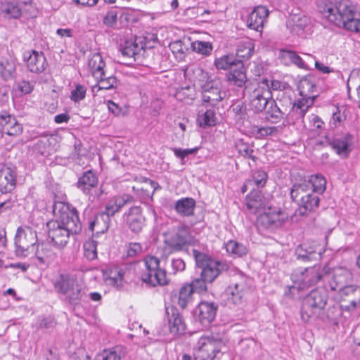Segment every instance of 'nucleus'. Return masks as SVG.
I'll return each mask as SVG.
<instances>
[{"label": "nucleus", "instance_id": "0e129e2a", "mask_svg": "<svg viewBox=\"0 0 360 360\" xmlns=\"http://www.w3.org/2000/svg\"><path fill=\"white\" fill-rule=\"evenodd\" d=\"M348 301L349 304L344 307L346 311L360 310V290H357L356 295L349 299Z\"/></svg>", "mask_w": 360, "mask_h": 360}, {"label": "nucleus", "instance_id": "412c9836", "mask_svg": "<svg viewBox=\"0 0 360 360\" xmlns=\"http://www.w3.org/2000/svg\"><path fill=\"white\" fill-rule=\"evenodd\" d=\"M217 309L215 303L202 301L195 309L193 314L202 326H207L214 321Z\"/></svg>", "mask_w": 360, "mask_h": 360}, {"label": "nucleus", "instance_id": "37998d69", "mask_svg": "<svg viewBox=\"0 0 360 360\" xmlns=\"http://www.w3.org/2000/svg\"><path fill=\"white\" fill-rule=\"evenodd\" d=\"M254 52V44L250 39L240 41L236 50V56L243 60L249 59Z\"/></svg>", "mask_w": 360, "mask_h": 360}, {"label": "nucleus", "instance_id": "bf43d9fd", "mask_svg": "<svg viewBox=\"0 0 360 360\" xmlns=\"http://www.w3.org/2000/svg\"><path fill=\"white\" fill-rule=\"evenodd\" d=\"M207 283L209 282L205 281L204 278L200 276V277L193 279L190 284H187L186 285H190L193 292H196L200 293L207 291Z\"/></svg>", "mask_w": 360, "mask_h": 360}, {"label": "nucleus", "instance_id": "8fccbe9b", "mask_svg": "<svg viewBox=\"0 0 360 360\" xmlns=\"http://www.w3.org/2000/svg\"><path fill=\"white\" fill-rule=\"evenodd\" d=\"M4 133L11 136H17L22 134V126L13 115L8 119V123L2 129Z\"/></svg>", "mask_w": 360, "mask_h": 360}, {"label": "nucleus", "instance_id": "f704fd0d", "mask_svg": "<svg viewBox=\"0 0 360 360\" xmlns=\"http://www.w3.org/2000/svg\"><path fill=\"white\" fill-rule=\"evenodd\" d=\"M340 314L338 307L333 305L328 307L326 309H323L319 316H316L314 320H321V321L328 324H336L338 323V317Z\"/></svg>", "mask_w": 360, "mask_h": 360}, {"label": "nucleus", "instance_id": "4be33fe9", "mask_svg": "<svg viewBox=\"0 0 360 360\" xmlns=\"http://www.w3.org/2000/svg\"><path fill=\"white\" fill-rule=\"evenodd\" d=\"M247 210L252 214H257L265 210L270 206L269 200L260 191L252 188L245 198Z\"/></svg>", "mask_w": 360, "mask_h": 360}, {"label": "nucleus", "instance_id": "0eeeda50", "mask_svg": "<svg viewBox=\"0 0 360 360\" xmlns=\"http://www.w3.org/2000/svg\"><path fill=\"white\" fill-rule=\"evenodd\" d=\"M193 255L196 266L201 269L200 276L210 283H212L222 271L227 269L226 262L212 259L195 249L193 250Z\"/></svg>", "mask_w": 360, "mask_h": 360}, {"label": "nucleus", "instance_id": "680f3d73", "mask_svg": "<svg viewBox=\"0 0 360 360\" xmlns=\"http://www.w3.org/2000/svg\"><path fill=\"white\" fill-rule=\"evenodd\" d=\"M236 147L238 153L242 156L250 158L253 161H256L257 159V157L253 155L254 150L248 143H238Z\"/></svg>", "mask_w": 360, "mask_h": 360}, {"label": "nucleus", "instance_id": "f8f14e48", "mask_svg": "<svg viewBox=\"0 0 360 360\" xmlns=\"http://www.w3.org/2000/svg\"><path fill=\"white\" fill-rule=\"evenodd\" d=\"M198 240L192 235L189 226L186 225L179 226L176 231L167 237L165 243L171 252L182 251L188 245H194Z\"/></svg>", "mask_w": 360, "mask_h": 360}, {"label": "nucleus", "instance_id": "58836bf2", "mask_svg": "<svg viewBox=\"0 0 360 360\" xmlns=\"http://www.w3.org/2000/svg\"><path fill=\"white\" fill-rule=\"evenodd\" d=\"M269 102L268 106L264 109L266 110V119L272 123H278L281 120L285 113L279 108L273 98Z\"/></svg>", "mask_w": 360, "mask_h": 360}, {"label": "nucleus", "instance_id": "39448f33", "mask_svg": "<svg viewBox=\"0 0 360 360\" xmlns=\"http://www.w3.org/2000/svg\"><path fill=\"white\" fill-rule=\"evenodd\" d=\"M328 299L326 288H316L306 295L302 304L300 316L302 320L309 322L319 316L325 309Z\"/></svg>", "mask_w": 360, "mask_h": 360}, {"label": "nucleus", "instance_id": "c9c22d12", "mask_svg": "<svg viewBox=\"0 0 360 360\" xmlns=\"http://www.w3.org/2000/svg\"><path fill=\"white\" fill-rule=\"evenodd\" d=\"M97 80V84L93 86V91L97 89L99 90H109L116 89L118 84V80L113 75H110L108 72H105V76L101 78H95Z\"/></svg>", "mask_w": 360, "mask_h": 360}, {"label": "nucleus", "instance_id": "09e8293b", "mask_svg": "<svg viewBox=\"0 0 360 360\" xmlns=\"http://www.w3.org/2000/svg\"><path fill=\"white\" fill-rule=\"evenodd\" d=\"M193 292L190 285H183L179 292L178 304L181 309H186L192 301Z\"/></svg>", "mask_w": 360, "mask_h": 360}, {"label": "nucleus", "instance_id": "a18cd8bd", "mask_svg": "<svg viewBox=\"0 0 360 360\" xmlns=\"http://www.w3.org/2000/svg\"><path fill=\"white\" fill-rule=\"evenodd\" d=\"M312 192L307 183L303 181L301 184H295L290 188V198L293 201H297L304 195H308Z\"/></svg>", "mask_w": 360, "mask_h": 360}, {"label": "nucleus", "instance_id": "5701e85b", "mask_svg": "<svg viewBox=\"0 0 360 360\" xmlns=\"http://www.w3.org/2000/svg\"><path fill=\"white\" fill-rule=\"evenodd\" d=\"M269 14V11L266 6H255L248 16L246 20L247 27L251 30L262 32L264 23L266 20Z\"/></svg>", "mask_w": 360, "mask_h": 360}, {"label": "nucleus", "instance_id": "2f4dec72", "mask_svg": "<svg viewBox=\"0 0 360 360\" xmlns=\"http://www.w3.org/2000/svg\"><path fill=\"white\" fill-rule=\"evenodd\" d=\"M229 81L238 87H243L245 84L247 77L241 60L238 62V64L231 70L229 75Z\"/></svg>", "mask_w": 360, "mask_h": 360}, {"label": "nucleus", "instance_id": "bb28decb", "mask_svg": "<svg viewBox=\"0 0 360 360\" xmlns=\"http://www.w3.org/2000/svg\"><path fill=\"white\" fill-rule=\"evenodd\" d=\"M125 271L120 266H113L103 271V279L107 285L122 286Z\"/></svg>", "mask_w": 360, "mask_h": 360}, {"label": "nucleus", "instance_id": "dca6fc26", "mask_svg": "<svg viewBox=\"0 0 360 360\" xmlns=\"http://www.w3.org/2000/svg\"><path fill=\"white\" fill-rule=\"evenodd\" d=\"M250 279L241 273L235 274L230 281V284L226 290V292L230 297L234 304L240 302L245 292L248 290Z\"/></svg>", "mask_w": 360, "mask_h": 360}, {"label": "nucleus", "instance_id": "a878e982", "mask_svg": "<svg viewBox=\"0 0 360 360\" xmlns=\"http://www.w3.org/2000/svg\"><path fill=\"white\" fill-rule=\"evenodd\" d=\"M145 47L146 43L144 39L141 37H135L126 40L124 44L121 45L120 51L124 56L134 58V60H136V57Z\"/></svg>", "mask_w": 360, "mask_h": 360}, {"label": "nucleus", "instance_id": "5fc2aeb1", "mask_svg": "<svg viewBox=\"0 0 360 360\" xmlns=\"http://www.w3.org/2000/svg\"><path fill=\"white\" fill-rule=\"evenodd\" d=\"M191 48L193 51L207 56L211 54L212 51V44L209 41H195L191 44Z\"/></svg>", "mask_w": 360, "mask_h": 360}, {"label": "nucleus", "instance_id": "f03ea898", "mask_svg": "<svg viewBox=\"0 0 360 360\" xmlns=\"http://www.w3.org/2000/svg\"><path fill=\"white\" fill-rule=\"evenodd\" d=\"M323 17L338 27L354 32H360V18L354 6L348 2L342 1L335 5L326 4L323 9L320 8Z\"/></svg>", "mask_w": 360, "mask_h": 360}, {"label": "nucleus", "instance_id": "f3484780", "mask_svg": "<svg viewBox=\"0 0 360 360\" xmlns=\"http://www.w3.org/2000/svg\"><path fill=\"white\" fill-rule=\"evenodd\" d=\"M166 317L169 334L173 338L179 337L185 333L186 326L182 315L178 309L172 306L166 307Z\"/></svg>", "mask_w": 360, "mask_h": 360}, {"label": "nucleus", "instance_id": "603ef678", "mask_svg": "<svg viewBox=\"0 0 360 360\" xmlns=\"http://www.w3.org/2000/svg\"><path fill=\"white\" fill-rule=\"evenodd\" d=\"M97 245L98 242L94 237L84 243V255L88 260L91 261L97 258Z\"/></svg>", "mask_w": 360, "mask_h": 360}, {"label": "nucleus", "instance_id": "393cba45", "mask_svg": "<svg viewBox=\"0 0 360 360\" xmlns=\"http://www.w3.org/2000/svg\"><path fill=\"white\" fill-rule=\"evenodd\" d=\"M300 206L295 210L292 219L297 221V217L307 215L309 212L315 211L319 207L320 198L318 194L311 192L309 195H304L300 199Z\"/></svg>", "mask_w": 360, "mask_h": 360}, {"label": "nucleus", "instance_id": "7c9ffc66", "mask_svg": "<svg viewBox=\"0 0 360 360\" xmlns=\"http://www.w3.org/2000/svg\"><path fill=\"white\" fill-rule=\"evenodd\" d=\"M88 65L94 78H101L102 76H105V72L107 71L106 65L100 53L92 54L89 58Z\"/></svg>", "mask_w": 360, "mask_h": 360}, {"label": "nucleus", "instance_id": "e433bc0d", "mask_svg": "<svg viewBox=\"0 0 360 360\" xmlns=\"http://www.w3.org/2000/svg\"><path fill=\"white\" fill-rule=\"evenodd\" d=\"M349 135L342 139H335L330 142L329 145L335 150L337 154L346 158L349 155L351 151V149L349 148Z\"/></svg>", "mask_w": 360, "mask_h": 360}, {"label": "nucleus", "instance_id": "7ed1b4c3", "mask_svg": "<svg viewBox=\"0 0 360 360\" xmlns=\"http://www.w3.org/2000/svg\"><path fill=\"white\" fill-rule=\"evenodd\" d=\"M294 283L297 284L300 288H305L317 284L319 281H330L334 278L330 269L321 265H314L308 268H298L291 276Z\"/></svg>", "mask_w": 360, "mask_h": 360}, {"label": "nucleus", "instance_id": "c03bdc74", "mask_svg": "<svg viewBox=\"0 0 360 360\" xmlns=\"http://www.w3.org/2000/svg\"><path fill=\"white\" fill-rule=\"evenodd\" d=\"M51 136L44 135L41 136L33 146V150L36 153L47 156L50 154Z\"/></svg>", "mask_w": 360, "mask_h": 360}, {"label": "nucleus", "instance_id": "2eb2a0df", "mask_svg": "<svg viewBox=\"0 0 360 360\" xmlns=\"http://www.w3.org/2000/svg\"><path fill=\"white\" fill-rule=\"evenodd\" d=\"M98 183L97 174L90 169L83 172L78 179L77 186L84 194L89 195L90 200L94 201L102 194L101 188H98Z\"/></svg>", "mask_w": 360, "mask_h": 360}, {"label": "nucleus", "instance_id": "79ce46f5", "mask_svg": "<svg viewBox=\"0 0 360 360\" xmlns=\"http://www.w3.org/2000/svg\"><path fill=\"white\" fill-rule=\"evenodd\" d=\"M225 248L226 252L234 257H243L248 252L245 245L233 240H229Z\"/></svg>", "mask_w": 360, "mask_h": 360}, {"label": "nucleus", "instance_id": "b1692460", "mask_svg": "<svg viewBox=\"0 0 360 360\" xmlns=\"http://www.w3.org/2000/svg\"><path fill=\"white\" fill-rule=\"evenodd\" d=\"M134 201V197L130 194L124 193L122 195H115L107 201L105 206V211L103 212L110 218L116 213L119 212L124 205L132 203Z\"/></svg>", "mask_w": 360, "mask_h": 360}, {"label": "nucleus", "instance_id": "4468645a", "mask_svg": "<svg viewBox=\"0 0 360 360\" xmlns=\"http://www.w3.org/2000/svg\"><path fill=\"white\" fill-rule=\"evenodd\" d=\"M288 217L281 208H272L270 205L257 217L256 224L258 229L274 230L281 227Z\"/></svg>", "mask_w": 360, "mask_h": 360}, {"label": "nucleus", "instance_id": "de8ad7c7", "mask_svg": "<svg viewBox=\"0 0 360 360\" xmlns=\"http://www.w3.org/2000/svg\"><path fill=\"white\" fill-rule=\"evenodd\" d=\"M267 179V173L262 169L252 171L251 175L248 178L255 188V187L257 188L264 187L266 183Z\"/></svg>", "mask_w": 360, "mask_h": 360}, {"label": "nucleus", "instance_id": "c85d7f7f", "mask_svg": "<svg viewBox=\"0 0 360 360\" xmlns=\"http://www.w3.org/2000/svg\"><path fill=\"white\" fill-rule=\"evenodd\" d=\"M196 206L195 200L192 198H181L176 200L174 209L177 214L183 217L193 216Z\"/></svg>", "mask_w": 360, "mask_h": 360}, {"label": "nucleus", "instance_id": "423d86ee", "mask_svg": "<svg viewBox=\"0 0 360 360\" xmlns=\"http://www.w3.org/2000/svg\"><path fill=\"white\" fill-rule=\"evenodd\" d=\"M160 259L155 256L148 255L143 259L145 269L140 276L141 281L150 287L166 285L169 279L167 271L160 268Z\"/></svg>", "mask_w": 360, "mask_h": 360}, {"label": "nucleus", "instance_id": "72a5a7b5", "mask_svg": "<svg viewBox=\"0 0 360 360\" xmlns=\"http://www.w3.org/2000/svg\"><path fill=\"white\" fill-rule=\"evenodd\" d=\"M281 57L285 64L291 63L303 70L309 69L306 62L295 51L283 50L281 53Z\"/></svg>", "mask_w": 360, "mask_h": 360}, {"label": "nucleus", "instance_id": "4c0bfd02", "mask_svg": "<svg viewBox=\"0 0 360 360\" xmlns=\"http://www.w3.org/2000/svg\"><path fill=\"white\" fill-rule=\"evenodd\" d=\"M305 182L311 191L318 195L322 194L326 190V180L322 175H311Z\"/></svg>", "mask_w": 360, "mask_h": 360}, {"label": "nucleus", "instance_id": "ddd939ff", "mask_svg": "<svg viewBox=\"0 0 360 360\" xmlns=\"http://www.w3.org/2000/svg\"><path fill=\"white\" fill-rule=\"evenodd\" d=\"M201 99L202 105L214 108L221 101L226 93L221 91L220 82L214 79H207L200 84Z\"/></svg>", "mask_w": 360, "mask_h": 360}, {"label": "nucleus", "instance_id": "e2e57ef3", "mask_svg": "<svg viewBox=\"0 0 360 360\" xmlns=\"http://www.w3.org/2000/svg\"><path fill=\"white\" fill-rule=\"evenodd\" d=\"M16 89L20 93L21 95H26L30 94L34 87V84L27 80H21L15 84Z\"/></svg>", "mask_w": 360, "mask_h": 360}, {"label": "nucleus", "instance_id": "a211bd4d", "mask_svg": "<svg viewBox=\"0 0 360 360\" xmlns=\"http://www.w3.org/2000/svg\"><path fill=\"white\" fill-rule=\"evenodd\" d=\"M127 228L134 234H139L146 225V217L140 206H132L123 214Z\"/></svg>", "mask_w": 360, "mask_h": 360}, {"label": "nucleus", "instance_id": "c756f323", "mask_svg": "<svg viewBox=\"0 0 360 360\" xmlns=\"http://www.w3.org/2000/svg\"><path fill=\"white\" fill-rule=\"evenodd\" d=\"M297 259L304 262L321 259V253L317 252L316 245H309L307 243H303L297 246L295 249Z\"/></svg>", "mask_w": 360, "mask_h": 360}, {"label": "nucleus", "instance_id": "20e7f679", "mask_svg": "<svg viewBox=\"0 0 360 360\" xmlns=\"http://www.w3.org/2000/svg\"><path fill=\"white\" fill-rule=\"evenodd\" d=\"M297 89L300 98L294 103L292 112L297 114V118H303L317 97L316 77L309 74L302 78Z\"/></svg>", "mask_w": 360, "mask_h": 360}, {"label": "nucleus", "instance_id": "13d9d810", "mask_svg": "<svg viewBox=\"0 0 360 360\" xmlns=\"http://www.w3.org/2000/svg\"><path fill=\"white\" fill-rule=\"evenodd\" d=\"M186 269V263L183 259L180 257L172 258L170 262V269L169 274L175 275L179 272H182Z\"/></svg>", "mask_w": 360, "mask_h": 360}, {"label": "nucleus", "instance_id": "69168bd1", "mask_svg": "<svg viewBox=\"0 0 360 360\" xmlns=\"http://www.w3.org/2000/svg\"><path fill=\"white\" fill-rule=\"evenodd\" d=\"M120 355L115 350H104L103 353L96 356L95 360H120Z\"/></svg>", "mask_w": 360, "mask_h": 360}, {"label": "nucleus", "instance_id": "473e14b6", "mask_svg": "<svg viewBox=\"0 0 360 360\" xmlns=\"http://www.w3.org/2000/svg\"><path fill=\"white\" fill-rule=\"evenodd\" d=\"M290 20L292 31L297 35L302 34L311 22L310 18L302 13L292 15Z\"/></svg>", "mask_w": 360, "mask_h": 360}, {"label": "nucleus", "instance_id": "052dcab7", "mask_svg": "<svg viewBox=\"0 0 360 360\" xmlns=\"http://www.w3.org/2000/svg\"><path fill=\"white\" fill-rule=\"evenodd\" d=\"M86 92V88L82 84H77L71 91L70 98L75 103L79 102L85 98Z\"/></svg>", "mask_w": 360, "mask_h": 360}, {"label": "nucleus", "instance_id": "ea45409f", "mask_svg": "<svg viewBox=\"0 0 360 360\" xmlns=\"http://www.w3.org/2000/svg\"><path fill=\"white\" fill-rule=\"evenodd\" d=\"M33 254L36 255L38 260L41 263H45L48 260L53 259L55 255L51 245L48 243L38 244Z\"/></svg>", "mask_w": 360, "mask_h": 360}, {"label": "nucleus", "instance_id": "338daca9", "mask_svg": "<svg viewBox=\"0 0 360 360\" xmlns=\"http://www.w3.org/2000/svg\"><path fill=\"white\" fill-rule=\"evenodd\" d=\"M360 290V287L356 285H349L340 288L341 296L348 297L349 299L356 295V291Z\"/></svg>", "mask_w": 360, "mask_h": 360}, {"label": "nucleus", "instance_id": "3c124183", "mask_svg": "<svg viewBox=\"0 0 360 360\" xmlns=\"http://www.w3.org/2000/svg\"><path fill=\"white\" fill-rule=\"evenodd\" d=\"M198 122L202 127L215 125L217 122L215 111L212 109H207L205 112L199 114Z\"/></svg>", "mask_w": 360, "mask_h": 360}, {"label": "nucleus", "instance_id": "6e6d98bb", "mask_svg": "<svg viewBox=\"0 0 360 360\" xmlns=\"http://www.w3.org/2000/svg\"><path fill=\"white\" fill-rule=\"evenodd\" d=\"M127 257L134 258L141 255L143 246L140 243L131 242L124 245Z\"/></svg>", "mask_w": 360, "mask_h": 360}, {"label": "nucleus", "instance_id": "6e6552de", "mask_svg": "<svg viewBox=\"0 0 360 360\" xmlns=\"http://www.w3.org/2000/svg\"><path fill=\"white\" fill-rule=\"evenodd\" d=\"M56 290L66 295L68 302L71 304H77L82 299L83 288L74 276L68 274H62L54 283Z\"/></svg>", "mask_w": 360, "mask_h": 360}, {"label": "nucleus", "instance_id": "aec40b11", "mask_svg": "<svg viewBox=\"0 0 360 360\" xmlns=\"http://www.w3.org/2000/svg\"><path fill=\"white\" fill-rule=\"evenodd\" d=\"M18 172L14 166L3 165L0 168V192L11 193L15 188Z\"/></svg>", "mask_w": 360, "mask_h": 360}, {"label": "nucleus", "instance_id": "774afa93", "mask_svg": "<svg viewBox=\"0 0 360 360\" xmlns=\"http://www.w3.org/2000/svg\"><path fill=\"white\" fill-rule=\"evenodd\" d=\"M15 198L9 196V198L0 202V215L11 210L15 205Z\"/></svg>", "mask_w": 360, "mask_h": 360}, {"label": "nucleus", "instance_id": "1a4fd4ad", "mask_svg": "<svg viewBox=\"0 0 360 360\" xmlns=\"http://www.w3.org/2000/svg\"><path fill=\"white\" fill-rule=\"evenodd\" d=\"M38 240L37 232L29 226L18 227L15 236V254L18 257H26L35 252Z\"/></svg>", "mask_w": 360, "mask_h": 360}, {"label": "nucleus", "instance_id": "49530a36", "mask_svg": "<svg viewBox=\"0 0 360 360\" xmlns=\"http://www.w3.org/2000/svg\"><path fill=\"white\" fill-rule=\"evenodd\" d=\"M1 11L7 18H18L21 14V8L15 1L7 2L2 5Z\"/></svg>", "mask_w": 360, "mask_h": 360}, {"label": "nucleus", "instance_id": "4d7b16f0", "mask_svg": "<svg viewBox=\"0 0 360 360\" xmlns=\"http://www.w3.org/2000/svg\"><path fill=\"white\" fill-rule=\"evenodd\" d=\"M195 96L194 89L190 86L182 87L178 89L176 93V98L179 101L193 100Z\"/></svg>", "mask_w": 360, "mask_h": 360}, {"label": "nucleus", "instance_id": "6ab92c4d", "mask_svg": "<svg viewBox=\"0 0 360 360\" xmlns=\"http://www.w3.org/2000/svg\"><path fill=\"white\" fill-rule=\"evenodd\" d=\"M23 60L26 63L27 69L31 72L36 74L43 72L48 65L46 58L41 51H25L23 53Z\"/></svg>", "mask_w": 360, "mask_h": 360}, {"label": "nucleus", "instance_id": "864d4df0", "mask_svg": "<svg viewBox=\"0 0 360 360\" xmlns=\"http://www.w3.org/2000/svg\"><path fill=\"white\" fill-rule=\"evenodd\" d=\"M259 82H264L265 88L272 94L273 91H283L288 86V83L278 79L263 78Z\"/></svg>", "mask_w": 360, "mask_h": 360}, {"label": "nucleus", "instance_id": "cd10ccee", "mask_svg": "<svg viewBox=\"0 0 360 360\" xmlns=\"http://www.w3.org/2000/svg\"><path fill=\"white\" fill-rule=\"evenodd\" d=\"M110 218L103 212L97 214L94 219L90 221L89 229L96 237L100 233H104L109 229Z\"/></svg>", "mask_w": 360, "mask_h": 360}, {"label": "nucleus", "instance_id": "a19ab883", "mask_svg": "<svg viewBox=\"0 0 360 360\" xmlns=\"http://www.w3.org/2000/svg\"><path fill=\"white\" fill-rule=\"evenodd\" d=\"M239 61L233 55H224L215 59L214 65L217 70H232Z\"/></svg>", "mask_w": 360, "mask_h": 360}, {"label": "nucleus", "instance_id": "f257e3e1", "mask_svg": "<svg viewBox=\"0 0 360 360\" xmlns=\"http://www.w3.org/2000/svg\"><path fill=\"white\" fill-rule=\"evenodd\" d=\"M55 219L47 222L48 237L57 248H63L71 235L80 232L82 224L78 212L69 203L57 201L53 205Z\"/></svg>", "mask_w": 360, "mask_h": 360}, {"label": "nucleus", "instance_id": "9b49d317", "mask_svg": "<svg viewBox=\"0 0 360 360\" xmlns=\"http://www.w3.org/2000/svg\"><path fill=\"white\" fill-rule=\"evenodd\" d=\"M245 94L248 96L250 109L255 112H262L272 98L271 94L265 88L264 82L252 84L250 87L245 86Z\"/></svg>", "mask_w": 360, "mask_h": 360}, {"label": "nucleus", "instance_id": "9d476101", "mask_svg": "<svg viewBox=\"0 0 360 360\" xmlns=\"http://www.w3.org/2000/svg\"><path fill=\"white\" fill-rule=\"evenodd\" d=\"M224 343L221 339L213 337H201L194 349V360H214L221 352Z\"/></svg>", "mask_w": 360, "mask_h": 360}]
</instances>
